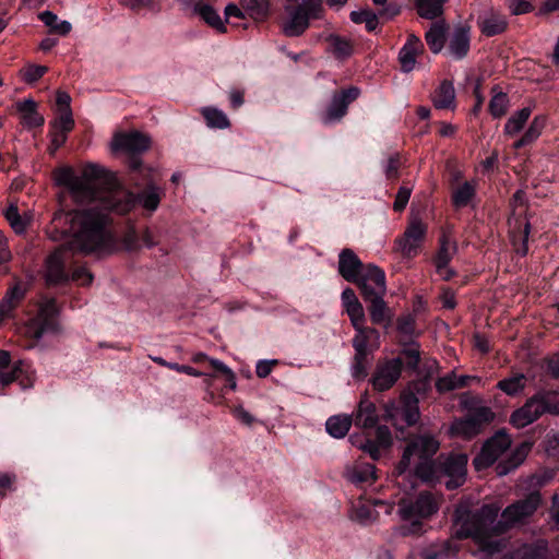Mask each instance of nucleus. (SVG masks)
Returning a JSON list of instances; mask_svg holds the SVG:
<instances>
[{
  "label": "nucleus",
  "mask_w": 559,
  "mask_h": 559,
  "mask_svg": "<svg viewBox=\"0 0 559 559\" xmlns=\"http://www.w3.org/2000/svg\"><path fill=\"white\" fill-rule=\"evenodd\" d=\"M104 168L88 164L82 174L76 175L72 168L64 167L56 173L58 185L66 187L76 202H90L86 209L76 210L66 215L70 223V248L83 253L111 254L118 245L108 228L106 211L126 214L133 209L136 200L148 211H155L160 202V192L150 186L135 198L121 188L100 189L105 183Z\"/></svg>",
  "instance_id": "obj_1"
},
{
  "label": "nucleus",
  "mask_w": 559,
  "mask_h": 559,
  "mask_svg": "<svg viewBox=\"0 0 559 559\" xmlns=\"http://www.w3.org/2000/svg\"><path fill=\"white\" fill-rule=\"evenodd\" d=\"M539 503V493L533 492L526 499L506 508L498 522L496 520L500 507L496 504L483 506L476 512H472L465 504H460L455 509L453 535L456 538L471 537L478 546L474 556L478 559H490L504 547V540L500 534L531 516Z\"/></svg>",
  "instance_id": "obj_2"
},
{
  "label": "nucleus",
  "mask_w": 559,
  "mask_h": 559,
  "mask_svg": "<svg viewBox=\"0 0 559 559\" xmlns=\"http://www.w3.org/2000/svg\"><path fill=\"white\" fill-rule=\"evenodd\" d=\"M439 448V441L430 433L411 439L396 466L399 476L409 474L425 483L435 481L439 473V464L435 459Z\"/></svg>",
  "instance_id": "obj_3"
},
{
  "label": "nucleus",
  "mask_w": 559,
  "mask_h": 559,
  "mask_svg": "<svg viewBox=\"0 0 559 559\" xmlns=\"http://www.w3.org/2000/svg\"><path fill=\"white\" fill-rule=\"evenodd\" d=\"M285 17L282 21V32L289 37L304 34L311 19L323 16L321 0H285Z\"/></svg>",
  "instance_id": "obj_4"
},
{
  "label": "nucleus",
  "mask_w": 559,
  "mask_h": 559,
  "mask_svg": "<svg viewBox=\"0 0 559 559\" xmlns=\"http://www.w3.org/2000/svg\"><path fill=\"white\" fill-rule=\"evenodd\" d=\"M438 500L428 492L421 493L414 502L402 501L399 515L403 524L400 531L403 535L417 534L423 530V522L437 513Z\"/></svg>",
  "instance_id": "obj_5"
},
{
  "label": "nucleus",
  "mask_w": 559,
  "mask_h": 559,
  "mask_svg": "<svg viewBox=\"0 0 559 559\" xmlns=\"http://www.w3.org/2000/svg\"><path fill=\"white\" fill-rule=\"evenodd\" d=\"M544 413L559 414V392L539 393L514 411L510 421L516 428H524L537 420Z\"/></svg>",
  "instance_id": "obj_6"
},
{
  "label": "nucleus",
  "mask_w": 559,
  "mask_h": 559,
  "mask_svg": "<svg viewBox=\"0 0 559 559\" xmlns=\"http://www.w3.org/2000/svg\"><path fill=\"white\" fill-rule=\"evenodd\" d=\"M57 307L53 300L44 302L38 314L24 328V334L33 340H39L44 334L56 330Z\"/></svg>",
  "instance_id": "obj_7"
},
{
  "label": "nucleus",
  "mask_w": 559,
  "mask_h": 559,
  "mask_svg": "<svg viewBox=\"0 0 559 559\" xmlns=\"http://www.w3.org/2000/svg\"><path fill=\"white\" fill-rule=\"evenodd\" d=\"M353 283L358 285L364 298L385 294L386 292L384 271L374 264L364 265Z\"/></svg>",
  "instance_id": "obj_8"
},
{
  "label": "nucleus",
  "mask_w": 559,
  "mask_h": 559,
  "mask_svg": "<svg viewBox=\"0 0 559 559\" xmlns=\"http://www.w3.org/2000/svg\"><path fill=\"white\" fill-rule=\"evenodd\" d=\"M511 445L510 436L506 432H498L483 447L480 453L474 459V466L477 471L493 464Z\"/></svg>",
  "instance_id": "obj_9"
},
{
  "label": "nucleus",
  "mask_w": 559,
  "mask_h": 559,
  "mask_svg": "<svg viewBox=\"0 0 559 559\" xmlns=\"http://www.w3.org/2000/svg\"><path fill=\"white\" fill-rule=\"evenodd\" d=\"M403 369L401 358L379 361L371 377V383L374 390L379 392L391 389L400 379Z\"/></svg>",
  "instance_id": "obj_10"
},
{
  "label": "nucleus",
  "mask_w": 559,
  "mask_h": 559,
  "mask_svg": "<svg viewBox=\"0 0 559 559\" xmlns=\"http://www.w3.org/2000/svg\"><path fill=\"white\" fill-rule=\"evenodd\" d=\"M427 226L418 218H413L403 236L396 240L397 250L406 258L418 253L425 239Z\"/></svg>",
  "instance_id": "obj_11"
},
{
  "label": "nucleus",
  "mask_w": 559,
  "mask_h": 559,
  "mask_svg": "<svg viewBox=\"0 0 559 559\" xmlns=\"http://www.w3.org/2000/svg\"><path fill=\"white\" fill-rule=\"evenodd\" d=\"M394 508V502L384 500H369L364 501L359 499L352 509V519L359 522L360 524H369L377 520L380 510L384 514H391Z\"/></svg>",
  "instance_id": "obj_12"
},
{
  "label": "nucleus",
  "mask_w": 559,
  "mask_h": 559,
  "mask_svg": "<svg viewBox=\"0 0 559 559\" xmlns=\"http://www.w3.org/2000/svg\"><path fill=\"white\" fill-rule=\"evenodd\" d=\"M467 456L463 453L452 454L448 456L442 463L443 474L449 477L445 486L448 489H454L465 481Z\"/></svg>",
  "instance_id": "obj_13"
},
{
  "label": "nucleus",
  "mask_w": 559,
  "mask_h": 559,
  "mask_svg": "<svg viewBox=\"0 0 559 559\" xmlns=\"http://www.w3.org/2000/svg\"><path fill=\"white\" fill-rule=\"evenodd\" d=\"M151 140L147 135L138 131L118 133L114 136L111 147L114 151L127 153H141L150 147Z\"/></svg>",
  "instance_id": "obj_14"
},
{
  "label": "nucleus",
  "mask_w": 559,
  "mask_h": 559,
  "mask_svg": "<svg viewBox=\"0 0 559 559\" xmlns=\"http://www.w3.org/2000/svg\"><path fill=\"white\" fill-rule=\"evenodd\" d=\"M359 96V90L357 87H349L342 91L341 94L334 95L325 115L323 116L324 123H332L338 121L345 116L349 103L355 100Z\"/></svg>",
  "instance_id": "obj_15"
},
{
  "label": "nucleus",
  "mask_w": 559,
  "mask_h": 559,
  "mask_svg": "<svg viewBox=\"0 0 559 559\" xmlns=\"http://www.w3.org/2000/svg\"><path fill=\"white\" fill-rule=\"evenodd\" d=\"M365 322H359L355 328L356 334L353 338V347L355 354L359 356H369L374 349L379 347L380 335L377 330L366 328Z\"/></svg>",
  "instance_id": "obj_16"
},
{
  "label": "nucleus",
  "mask_w": 559,
  "mask_h": 559,
  "mask_svg": "<svg viewBox=\"0 0 559 559\" xmlns=\"http://www.w3.org/2000/svg\"><path fill=\"white\" fill-rule=\"evenodd\" d=\"M424 45L420 38L414 34L408 35L406 43L401 48L399 60L404 72H411L416 64V57L423 51Z\"/></svg>",
  "instance_id": "obj_17"
},
{
  "label": "nucleus",
  "mask_w": 559,
  "mask_h": 559,
  "mask_svg": "<svg viewBox=\"0 0 559 559\" xmlns=\"http://www.w3.org/2000/svg\"><path fill=\"white\" fill-rule=\"evenodd\" d=\"M362 267L364 264L353 250L343 249L340 252L338 273L344 280L348 282L355 281Z\"/></svg>",
  "instance_id": "obj_18"
},
{
  "label": "nucleus",
  "mask_w": 559,
  "mask_h": 559,
  "mask_svg": "<svg viewBox=\"0 0 559 559\" xmlns=\"http://www.w3.org/2000/svg\"><path fill=\"white\" fill-rule=\"evenodd\" d=\"M346 478L357 486L372 484L377 479L376 467L372 464L357 461L346 468Z\"/></svg>",
  "instance_id": "obj_19"
},
{
  "label": "nucleus",
  "mask_w": 559,
  "mask_h": 559,
  "mask_svg": "<svg viewBox=\"0 0 559 559\" xmlns=\"http://www.w3.org/2000/svg\"><path fill=\"white\" fill-rule=\"evenodd\" d=\"M477 181L469 180L457 183L452 189V202L456 209L466 207L476 197Z\"/></svg>",
  "instance_id": "obj_20"
},
{
  "label": "nucleus",
  "mask_w": 559,
  "mask_h": 559,
  "mask_svg": "<svg viewBox=\"0 0 559 559\" xmlns=\"http://www.w3.org/2000/svg\"><path fill=\"white\" fill-rule=\"evenodd\" d=\"M342 304L353 325L365 322L366 318L362 305L352 288H345L342 292Z\"/></svg>",
  "instance_id": "obj_21"
},
{
  "label": "nucleus",
  "mask_w": 559,
  "mask_h": 559,
  "mask_svg": "<svg viewBox=\"0 0 559 559\" xmlns=\"http://www.w3.org/2000/svg\"><path fill=\"white\" fill-rule=\"evenodd\" d=\"M354 423L355 426L365 429L372 428L377 425L378 415L376 405L367 397L360 401Z\"/></svg>",
  "instance_id": "obj_22"
},
{
  "label": "nucleus",
  "mask_w": 559,
  "mask_h": 559,
  "mask_svg": "<svg viewBox=\"0 0 559 559\" xmlns=\"http://www.w3.org/2000/svg\"><path fill=\"white\" fill-rule=\"evenodd\" d=\"M67 249L59 248L47 259L46 277L49 283H59L66 278L63 272Z\"/></svg>",
  "instance_id": "obj_23"
},
{
  "label": "nucleus",
  "mask_w": 559,
  "mask_h": 559,
  "mask_svg": "<svg viewBox=\"0 0 559 559\" xmlns=\"http://www.w3.org/2000/svg\"><path fill=\"white\" fill-rule=\"evenodd\" d=\"M432 103L437 109L455 108V90L452 82L443 81L432 95Z\"/></svg>",
  "instance_id": "obj_24"
},
{
  "label": "nucleus",
  "mask_w": 559,
  "mask_h": 559,
  "mask_svg": "<svg viewBox=\"0 0 559 559\" xmlns=\"http://www.w3.org/2000/svg\"><path fill=\"white\" fill-rule=\"evenodd\" d=\"M469 49V32L466 27H457L449 43V52L455 59H462Z\"/></svg>",
  "instance_id": "obj_25"
},
{
  "label": "nucleus",
  "mask_w": 559,
  "mask_h": 559,
  "mask_svg": "<svg viewBox=\"0 0 559 559\" xmlns=\"http://www.w3.org/2000/svg\"><path fill=\"white\" fill-rule=\"evenodd\" d=\"M36 107V103L32 98L16 103V109L21 114V120L24 126L34 128L44 123V117L38 114Z\"/></svg>",
  "instance_id": "obj_26"
},
{
  "label": "nucleus",
  "mask_w": 559,
  "mask_h": 559,
  "mask_svg": "<svg viewBox=\"0 0 559 559\" xmlns=\"http://www.w3.org/2000/svg\"><path fill=\"white\" fill-rule=\"evenodd\" d=\"M24 295L25 288L21 284H15L7 292L5 296L0 301V323L11 316Z\"/></svg>",
  "instance_id": "obj_27"
},
{
  "label": "nucleus",
  "mask_w": 559,
  "mask_h": 559,
  "mask_svg": "<svg viewBox=\"0 0 559 559\" xmlns=\"http://www.w3.org/2000/svg\"><path fill=\"white\" fill-rule=\"evenodd\" d=\"M480 400L473 396L463 395L461 397V405L467 409H474L473 414L469 415L471 418L477 419L479 428H481L483 424L490 423L495 414L489 407L478 406Z\"/></svg>",
  "instance_id": "obj_28"
},
{
  "label": "nucleus",
  "mask_w": 559,
  "mask_h": 559,
  "mask_svg": "<svg viewBox=\"0 0 559 559\" xmlns=\"http://www.w3.org/2000/svg\"><path fill=\"white\" fill-rule=\"evenodd\" d=\"M481 32L487 36H495L507 28V20L499 13L490 11L478 20Z\"/></svg>",
  "instance_id": "obj_29"
},
{
  "label": "nucleus",
  "mask_w": 559,
  "mask_h": 559,
  "mask_svg": "<svg viewBox=\"0 0 559 559\" xmlns=\"http://www.w3.org/2000/svg\"><path fill=\"white\" fill-rule=\"evenodd\" d=\"M193 12L211 27L222 33L225 32V24L218 12L209 3L204 1H198L193 7Z\"/></svg>",
  "instance_id": "obj_30"
},
{
  "label": "nucleus",
  "mask_w": 559,
  "mask_h": 559,
  "mask_svg": "<svg viewBox=\"0 0 559 559\" xmlns=\"http://www.w3.org/2000/svg\"><path fill=\"white\" fill-rule=\"evenodd\" d=\"M11 356L7 350H0V383L8 385L13 381L17 380L23 372L24 364L11 368Z\"/></svg>",
  "instance_id": "obj_31"
},
{
  "label": "nucleus",
  "mask_w": 559,
  "mask_h": 559,
  "mask_svg": "<svg viewBox=\"0 0 559 559\" xmlns=\"http://www.w3.org/2000/svg\"><path fill=\"white\" fill-rule=\"evenodd\" d=\"M448 25L443 21L433 23L425 34V39L433 53H439L445 43Z\"/></svg>",
  "instance_id": "obj_32"
},
{
  "label": "nucleus",
  "mask_w": 559,
  "mask_h": 559,
  "mask_svg": "<svg viewBox=\"0 0 559 559\" xmlns=\"http://www.w3.org/2000/svg\"><path fill=\"white\" fill-rule=\"evenodd\" d=\"M480 431L477 419L469 416L461 419H455L450 427L452 436L469 439Z\"/></svg>",
  "instance_id": "obj_33"
},
{
  "label": "nucleus",
  "mask_w": 559,
  "mask_h": 559,
  "mask_svg": "<svg viewBox=\"0 0 559 559\" xmlns=\"http://www.w3.org/2000/svg\"><path fill=\"white\" fill-rule=\"evenodd\" d=\"M352 426V418L347 415L331 416L325 423V429L333 438L341 439L346 436Z\"/></svg>",
  "instance_id": "obj_34"
},
{
  "label": "nucleus",
  "mask_w": 559,
  "mask_h": 559,
  "mask_svg": "<svg viewBox=\"0 0 559 559\" xmlns=\"http://www.w3.org/2000/svg\"><path fill=\"white\" fill-rule=\"evenodd\" d=\"M330 51L337 59L344 60L349 58L354 51L353 41L338 35H331L328 38Z\"/></svg>",
  "instance_id": "obj_35"
},
{
  "label": "nucleus",
  "mask_w": 559,
  "mask_h": 559,
  "mask_svg": "<svg viewBox=\"0 0 559 559\" xmlns=\"http://www.w3.org/2000/svg\"><path fill=\"white\" fill-rule=\"evenodd\" d=\"M447 0H416L415 5L420 17L433 20L443 13Z\"/></svg>",
  "instance_id": "obj_36"
},
{
  "label": "nucleus",
  "mask_w": 559,
  "mask_h": 559,
  "mask_svg": "<svg viewBox=\"0 0 559 559\" xmlns=\"http://www.w3.org/2000/svg\"><path fill=\"white\" fill-rule=\"evenodd\" d=\"M383 295L384 294H378L372 297L365 298L370 301L369 313L371 321L376 324H381L389 318L388 307L383 300Z\"/></svg>",
  "instance_id": "obj_37"
},
{
  "label": "nucleus",
  "mask_w": 559,
  "mask_h": 559,
  "mask_svg": "<svg viewBox=\"0 0 559 559\" xmlns=\"http://www.w3.org/2000/svg\"><path fill=\"white\" fill-rule=\"evenodd\" d=\"M531 114L532 110L530 107L516 110L506 122L504 133L511 136L519 133L531 117Z\"/></svg>",
  "instance_id": "obj_38"
},
{
  "label": "nucleus",
  "mask_w": 559,
  "mask_h": 559,
  "mask_svg": "<svg viewBox=\"0 0 559 559\" xmlns=\"http://www.w3.org/2000/svg\"><path fill=\"white\" fill-rule=\"evenodd\" d=\"M4 216L16 234H23L31 222V216L27 213L21 215L17 206L13 204L5 210Z\"/></svg>",
  "instance_id": "obj_39"
},
{
  "label": "nucleus",
  "mask_w": 559,
  "mask_h": 559,
  "mask_svg": "<svg viewBox=\"0 0 559 559\" xmlns=\"http://www.w3.org/2000/svg\"><path fill=\"white\" fill-rule=\"evenodd\" d=\"M246 14L254 20H263L270 9L269 0H240Z\"/></svg>",
  "instance_id": "obj_40"
},
{
  "label": "nucleus",
  "mask_w": 559,
  "mask_h": 559,
  "mask_svg": "<svg viewBox=\"0 0 559 559\" xmlns=\"http://www.w3.org/2000/svg\"><path fill=\"white\" fill-rule=\"evenodd\" d=\"M40 21L50 28L51 32H55L59 35H67L71 31V24L68 21H60L58 16L50 12L44 11L39 14Z\"/></svg>",
  "instance_id": "obj_41"
},
{
  "label": "nucleus",
  "mask_w": 559,
  "mask_h": 559,
  "mask_svg": "<svg viewBox=\"0 0 559 559\" xmlns=\"http://www.w3.org/2000/svg\"><path fill=\"white\" fill-rule=\"evenodd\" d=\"M201 112L210 128L226 129L229 127V120L222 110L214 107H204Z\"/></svg>",
  "instance_id": "obj_42"
},
{
  "label": "nucleus",
  "mask_w": 559,
  "mask_h": 559,
  "mask_svg": "<svg viewBox=\"0 0 559 559\" xmlns=\"http://www.w3.org/2000/svg\"><path fill=\"white\" fill-rule=\"evenodd\" d=\"M403 420L407 426H412L419 419L418 400L414 395H407L402 399Z\"/></svg>",
  "instance_id": "obj_43"
},
{
  "label": "nucleus",
  "mask_w": 559,
  "mask_h": 559,
  "mask_svg": "<svg viewBox=\"0 0 559 559\" xmlns=\"http://www.w3.org/2000/svg\"><path fill=\"white\" fill-rule=\"evenodd\" d=\"M524 374H515L498 382L497 386L508 395H515L525 388Z\"/></svg>",
  "instance_id": "obj_44"
},
{
  "label": "nucleus",
  "mask_w": 559,
  "mask_h": 559,
  "mask_svg": "<svg viewBox=\"0 0 559 559\" xmlns=\"http://www.w3.org/2000/svg\"><path fill=\"white\" fill-rule=\"evenodd\" d=\"M510 100L506 93L498 92L492 95L489 103V111L493 118H501L509 109Z\"/></svg>",
  "instance_id": "obj_45"
},
{
  "label": "nucleus",
  "mask_w": 559,
  "mask_h": 559,
  "mask_svg": "<svg viewBox=\"0 0 559 559\" xmlns=\"http://www.w3.org/2000/svg\"><path fill=\"white\" fill-rule=\"evenodd\" d=\"M530 451V447L527 444H521L513 453L512 461L509 466L503 463H499L496 467L497 474L499 476L507 475L510 471L516 468L526 456L527 452Z\"/></svg>",
  "instance_id": "obj_46"
},
{
  "label": "nucleus",
  "mask_w": 559,
  "mask_h": 559,
  "mask_svg": "<svg viewBox=\"0 0 559 559\" xmlns=\"http://www.w3.org/2000/svg\"><path fill=\"white\" fill-rule=\"evenodd\" d=\"M350 20L356 24H365L369 32L378 27V16L370 10H356L350 12Z\"/></svg>",
  "instance_id": "obj_47"
},
{
  "label": "nucleus",
  "mask_w": 559,
  "mask_h": 559,
  "mask_svg": "<svg viewBox=\"0 0 559 559\" xmlns=\"http://www.w3.org/2000/svg\"><path fill=\"white\" fill-rule=\"evenodd\" d=\"M531 230L530 222H525L523 226V230H519L518 233L512 231L511 240L516 253L521 255H525L528 251L527 239Z\"/></svg>",
  "instance_id": "obj_48"
},
{
  "label": "nucleus",
  "mask_w": 559,
  "mask_h": 559,
  "mask_svg": "<svg viewBox=\"0 0 559 559\" xmlns=\"http://www.w3.org/2000/svg\"><path fill=\"white\" fill-rule=\"evenodd\" d=\"M456 252V245L449 237L443 236L440 243V249L436 258V263H439V267L444 266V263H449Z\"/></svg>",
  "instance_id": "obj_49"
},
{
  "label": "nucleus",
  "mask_w": 559,
  "mask_h": 559,
  "mask_svg": "<svg viewBox=\"0 0 559 559\" xmlns=\"http://www.w3.org/2000/svg\"><path fill=\"white\" fill-rule=\"evenodd\" d=\"M384 418L391 421L396 428H402L403 420V402L400 404L395 402L388 403L384 407Z\"/></svg>",
  "instance_id": "obj_50"
},
{
  "label": "nucleus",
  "mask_w": 559,
  "mask_h": 559,
  "mask_svg": "<svg viewBox=\"0 0 559 559\" xmlns=\"http://www.w3.org/2000/svg\"><path fill=\"white\" fill-rule=\"evenodd\" d=\"M74 126V120L72 118L71 109H61L59 110L58 118L51 122V128L53 130H59L62 133H67L72 130Z\"/></svg>",
  "instance_id": "obj_51"
},
{
  "label": "nucleus",
  "mask_w": 559,
  "mask_h": 559,
  "mask_svg": "<svg viewBox=\"0 0 559 559\" xmlns=\"http://www.w3.org/2000/svg\"><path fill=\"white\" fill-rule=\"evenodd\" d=\"M369 356L364 355L359 356L358 354H355L354 356V362L350 368L352 377L356 380H362L367 377V368L369 365Z\"/></svg>",
  "instance_id": "obj_52"
},
{
  "label": "nucleus",
  "mask_w": 559,
  "mask_h": 559,
  "mask_svg": "<svg viewBox=\"0 0 559 559\" xmlns=\"http://www.w3.org/2000/svg\"><path fill=\"white\" fill-rule=\"evenodd\" d=\"M152 360L155 361L156 364L160 365V366L167 367V368H169L171 370H176V371L181 372V373H186V374H189V376H192V377H201L202 376V372H200L197 369H194V368H192L190 366H187V365H179V364H176V362H168L165 359H163L162 357H152Z\"/></svg>",
  "instance_id": "obj_53"
},
{
  "label": "nucleus",
  "mask_w": 559,
  "mask_h": 559,
  "mask_svg": "<svg viewBox=\"0 0 559 559\" xmlns=\"http://www.w3.org/2000/svg\"><path fill=\"white\" fill-rule=\"evenodd\" d=\"M47 72L45 66H27L21 70L22 79L27 83H34L39 80Z\"/></svg>",
  "instance_id": "obj_54"
},
{
  "label": "nucleus",
  "mask_w": 559,
  "mask_h": 559,
  "mask_svg": "<svg viewBox=\"0 0 559 559\" xmlns=\"http://www.w3.org/2000/svg\"><path fill=\"white\" fill-rule=\"evenodd\" d=\"M546 119L544 117H535L531 122L528 129L525 131L523 136L532 143L535 141L545 127Z\"/></svg>",
  "instance_id": "obj_55"
},
{
  "label": "nucleus",
  "mask_w": 559,
  "mask_h": 559,
  "mask_svg": "<svg viewBox=\"0 0 559 559\" xmlns=\"http://www.w3.org/2000/svg\"><path fill=\"white\" fill-rule=\"evenodd\" d=\"M457 374L450 372L438 379L436 386L439 392H448L457 389Z\"/></svg>",
  "instance_id": "obj_56"
},
{
  "label": "nucleus",
  "mask_w": 559,
  "mask_h": 559,
  "mask_svg": "<svg viewBox=\"0 0 559 559\" xmlns=\"http://www.w3.org/2000/svg\"><path fill=\"white\" fill-rule=\"evenodd\" d=\"M278 364L276 359L259 360L255 366V373L259 378H266L273 370V367Z\"/></svg>",
  "instance_id": "obj_57"
},
{
  "label": "nucleus",
  "mask_w": 559,
  "mask_h": 559,
  "mask_svg": "<svg viewBox=\"0 0 559 559\" xmlns=\"http://www.w3.org/2000/svg\"><path fill=\"white\" fill-rule=\"evenodd\" d=\"M376 442L381 448H389L392 443L391 431L385 426H379L376 431Z\"/></svg>",
  "instance_id": "obj_58"
},
{
  "label": "nucleus",
  "mask_w": 559,
  "mask_h": 559,
  "mask_svg": "<svg viewBox=\"0 0 559 559\" xmlns=\"http://www.w3.org/2000/svg\"><path fill=\"white\" fill-rule=\"evenodd\" d=\"M411 197V189L402 187L400 188L395 201L393 203V209L397 212L405 209L406 204L408 203Z\"/></svg>",
  "instance_id": "obj_59"
},
{
  "label": "nucleus",
  "mask_w": 559,
  "mask_h": 559,
  "mask_svg": "<svg viewBox=\"0 0 559 559\" xmlns=\"http://www.w3.org/2000/svg\"><path fill=\"white\" fill-rule=\"evenodd\" d=\"M532 8V4L526 0H510L509 2V9L514 15L527 13Z\"/></svg>",
  "instance_id": "obj_60"
},
{
  "label": "nucleus",
  "mask_w": 559,
  "mask_h": 559,
  "mask_svg": "<svg viewBox=\"0 0 559 559\" xmlns=\"http://www.w3.org/2000/svg\"><path fill=\"white\" fill-rule=\"evenodd\" d=\"M364 452L368 453L373 460H378L380 456V445L372 440H366L362 443H355Z\"/></svg>",
  "instance_id": "obj_61"
},
{
  "label": "nucleus",
  "mask_w": 559,
  "mask_h": 559,
  "mask_svg": "<svg viewBox=\"0 0 559 559\" xmlns=\"http://www.w3.org/2000/svg\"><path fill=\"white\" fill-rule=\"evenodd\" d=\"M72 281L80 285H88L93 281V275L85 267H79L72 273Z\"/></svg>",
  "instance_id": "obj_62"
},
{
  "label": "nucleus",
  "mask_w": 559,
  "mask_h": 559,
  "mask_svg": "<svg viewBox=\"0 0 559 559\" xmlns=\"http://www.w3.org/2000/svg\"><path fill=\"white\" fill-rule=\"evenodd\" d=\"M397 330L405 335L414 333V318L412 316H404L397 320Z\"/></svg>",
  "instance_id": "obj_63"
},
{
  "label": "nucleus",
  "mask_w": 559,
  "mask_h": 559,
  "mask_svg": "<svg viewBox=\"0 0 559 559\" xmlns=\"http://www.w3.org/2000/svg\"><path fill=\"white\" fill-rule=\"evenodd\" d=\"M510 559H535V550L528 545H523L513 552Z\"/></svg>",
  "instance_id": "obj_64"
}]
</instances>
